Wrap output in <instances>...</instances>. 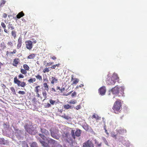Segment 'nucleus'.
Here are the masks:
<instances>
[{
	"label": "nucleus",
	"instance_id": "obj_52",
	"mask_svg": "<svg viewBox=\"0 0 147 147\" xmlns=\"http://www.w3.org/2000/svg\"><path fill=\"white\" fill-rule=\"evenodd\" d=\"M53 63V62H49V63H47L46 64V66H49L50 65H51Z\"/></svg>",
	"mask_w": 147,
	"mask_h": 147
},
{
	"label": "nucleus",
	"instance_id": "obj_40",
	"mask_svg": "<svg viewBox=\"0 0 147 147\" xmlns=\"http://www.w3.org/2000/svg\"><path fill=\"white\" fill-rule=\"evenodd\" d=\"M92 118H95L96 119H99V117L97 115L94 114L92 117Z\"/></svg>",
	"mask_w": 147,
	"mask_h": 147
},
{
	"label": "nucleus",
	"instance_id": "obj_34",
	"mask_svg": "<svg viewBox=\"0 0 147 147\" xmlns=\"http://www.w3.org/2000/svg\"><path fill=\"white\" fill-rule=\"evenodd\" d=\"M79 81V79L78 78L74 79V80L72 84H77Z\"/></svg>",
	"mask_w": 147,
	"mask_h": 147
},
{
	"label": "nucleus",
	"instance_id": "obj_7",
	"mask_svg": "<svg viewBox=\"0 0 147 147\" xmlns=\"http://www.w3.org/2000/svg\"><path fill=\"white\" fill-rule=\"evenodd\" d=\"M82 147H94L92 141L88 140L83 144Z\"/></svg>",
	"mask_w": 147,
	"mask_h": 147
},
{
	"label": "nucleus",
	"instance_id": "obj_43",
	"mask_svg": "<svg viewBox=\"0 0 147 147\" xmlns=\"http://www.w3.org/2000/svg\"><path fill=\"white\" fill-rule=\"evenodd\" d=\"M5 1L4 0H2L0 4V7H2L3 5L5 4Z\"/></svg>",
	"mask_w": 147,
	"mask_h": 147
},
{
	"label": "nucleus",
	"instance_id": "obj_30",
	"mask_svg": "<svg viewBox=\"0 0 147 147\" xmlns=\"http://www.w3.org/2000/svg\"><path fill=\"white\" fill-rule=\"evenodd\" d=\"M63 107L65 109H71V106L69 104L65 105H63Z\"/></svg>",
	"mask_w": 147,
	"mask_h": 147
},
{
	"label": "nucleus",
	"instance_id": "obj_39",
	"mask_svg": "<svg viewBox=\"0 0 147 147\" xmlns=\"http://www.w3.org/2000/svg\"><path fill=\"white\" fill-rule=\"evenodd\" d=\"M10 89H11V91H12V93L14 95L16 94V92L14 88L13 87H11L10 88Z\"/></svg>",
	"mask_w": 147,
	"mask_h": 147
},
{
	"label": "nucleus",
	"instance_id": "obj_44",
	"mask_svg": "<svg viewBox=\"0 0 147 147\" xmlns=\"http://www.w3.org/2000/svg\"><path fill=\"white\" fill-rule=\"evenodd\" d=\"M23 147H29L28 146V144L26 142H24L22 144Z\"/></svg>",
	"mask_w": 147,
	"mask_h": 147
},
{
	"label": "nucleus",
	"instance_id": "obj_27",
	"mask_svg": "<svg viewBox=\"0 0 147 147\" xmlns=\"http://www.w3.org/2000/svg\"><path fill=\"white\" fill-rule=\"evenodd\" d=\"M35 77L36 79L40 81H42V77L39 74H37V75L35 76Z\"/></svg>",
	"mask_w": 147,
	"mask_h": 147
},
{
	"label": "nucleus",
	"instance_id": "obj_32",
	"mask_svg": "<svg viewBox=\"0 0 147 147\" xmlns=\"http://www.w3.org/2000/svg\"><path fill=\"white\" fill-rule=\"evenodd\" d=\"M11 34L12 36L14 38H15L16 36V32L14 30H12L11 32Z\"/></svg>",
	"mask_w": 147,
	"mask_h": 147
},
{
	"label": "nucleus",
	"instance_id": "obj_8",
	"mask_svg": "<svg viewBox=\"0 0 147 147\" xmlns=\"http://www.w3.org/2000/svg\"><path fill=\"white\" fill-rule=\"evenodd\" d=\"M26 47L28 50H31L33 47L32 42L30 40H28L25 42Z\"/></svg>",
	"mask_w": 147,
	"mask_h": 147
},
{
	"label": "nucleus",
	"instance_id": "obj_61",
	"mask_svg": "<svg viewBox=\"0 0 147 147\" xmlns=\"http://www.w3.org/2000/svg\"><path fill=\"white\" fill-rule=\"evenodd\" d=\"M73 80H74V76L73 75H72L71 76V80L72 81Z\"/></svg>",
	"mask_w": 147,
	"mask_h": 147
},
{
	"label": "nucleus",
	"instance_id": "obj_9",
	"mask_svg": "<svg viewBox=\"0 0 147 147\" xmlns=\"http://www.w3.org/2000/svg\"><path fill=\"white\" fill-rule=\"evenodd\" d=\"M119 88L116 86L111 89V91L113 94H118L119 92Z\"/></svg>",
	"mask_w": 147,
	"mask_h": 147
},
{
	"label": "nucleus",
	"instance_id": "obj_13",
	"mask_svg": "<svg viewBox=\"0 0 147 147\" xmlns=\"http://www.w3.org/2000/svg\"><path fill=\"white\" fill-rule=\"evenodd\" d=\"M58 82V80L57 78L55 76H52L51 80V83L53 85L55 83H57Z\"/></svg>",
	"mask_w": 147,
	"mask_h": 147
},
{
	"label": "nucleus",
	"instance_id": "obj_47",
	"mask_svg": "<svg viewBox=\"0 0 147 147\" xmlns=\"http://www.w3.org/2000/svg\"><path fill=\"white\" fill-rule=\"evenodd\" d=\"M18 93L19 94H22V95H24L25 94V92L24 91H20L18 92Z\"/></svg>",
	"mask_w": 147,
	"mask_h": 147
},
{
	"label": "nucleus",
	"instance_id": "obj_53",
	"mask_svg": "<svg viewBox=\"0 0 147 147\" xmlns=\"http://www.w3.org/2000/svg\"><path fill=\"white\" fill-rule=\"evenodd\" d=\"M84 86V84H81L79 86H77L76 88H78L79 87H81Z\"/></svg>",
	"mask_w": 147,
	"mask_h": 147
},
{
	"label": "nucleus",
	"instance_id": "obj_17",
	"mask_svg": "<svg viewBox=\"0 0 147 147\" xmlns=\"http://www.w3.org/2000/svg\"><path fill=\"white\" fill-rule=\"evenodd\" d=\"M20 61V59L18 58H15L13 59V65L15 67H17Z\"/></svg>",
	"mask_w": 147,
	"mask_h": 147
},
{
	"label": "nucleus",
	"instance_id": "obj_21",
	"mask_svg": "<svg viewBox=\"0 0 147 147\" xmlns=\"http://www.w3.org/2000/svg\"><path fill=\"white\" fill-rule=\"evenodd\" d=\"M61 117L67 120H69L71 119V117L70 115H66L64 113Z\"/></svg>",
	"mask_w": 147,
	"mask_h": 147
},
{
	"label": "nucleus",
	"instance_id": "obj_45",
	"mask_svg": "<svg viewBox=\"0 0 147 147\" xmlns=\"http://www.w3.org/2000/svg\"><path fill=\"white\" fill-rule=\"evenodd\" d=\"M65 136L66 138L69 139L70 137V134L69 132H66L65 134Z\"/></svg>",
	"mask_w": 147,
	"mask_h": 147
},
{
	"label": "nucleus",
	"instance_id": "obj_14",
	"mask_svg": "<svg viewBox=\"0 0 147 147\" xmlns=\"http://www.w3.org/2000/svg\"><path fill=\"white\" fill-rule=\"evenodd\" d=\"M111 78L114 81H116L119 82V78L118 76V75L117 74H113L112 77H111Z\"/></svg>",
	"mask_w": 147,
	"mask_h": 147
},
{
	"label": "nucleus",
	"instance_id": "obj_19",
	"mask_svg": "<svg viewBox=\"0 0 147 147\" xmlns=\"http://www.w3.org/2000/svg\"><path fill=\"white\" fill-rule=\"evenodd\" d=\"M1 25L2 26V27L4 29V31L5 33H8L9 32V31L8 30L6 29V25L3 22H1Z\"/></svg>",
	"mask_w": 147,
	"mask_h": 147
},
{
	"label": "nucleus",
	"instance_id": "obj_6",
	"mask_svg": "<svg viewBox=\"0 0 147 147\" xmlns=\"http://www.w3.org/2000/svg\"><path fill=\"white\" fill-rule=\"evenodd\" d=\"M43 80L44 82L43 85V87L44 88V89L47 91H48L49 88V86L48 85L47 83L49 82V80L47 78V77H43Z\"/></svg>",
	"mask_w": 147,
	"mask_h": 147
},
{
	"label": "nucleus",
	"instance_id": "obj_4",
	"mask_svg": "<svg viewBox=\"0 0 147 147\" xmlns=\"http://www.w3.org/2000/svg\"><path fill=\"white\" fill-rule=\"evenodd\" d=\"M75 130L72 129L71 132L72 137L74 139H76V136L77 137L80 136L81 134V130L79 129H77L75 132Z\"/></svg>",
	"mask_w": 147,
	"mask_h": 147
},
{
	"label": "nucleus",
	"instance_id": "obj_3",
	"mask_svg": "<svg viewBox=\"0 0 147 147\" xmlns=\"http://www.w3.org/2000/svg\"><path fill=\"white\" fill-rule=\"evenodd\" d=\"M40 131L42 134H39V135L44 140H45V139L46 138L45 135L47 136L50 135V134L49 131L43 127L40 128Z\"/></svg>",
	"mask_w": 147,
	"mask_h": 147
},
{
	"label": "nucleus",
	"instance_id": "obj_16",
	"mask_svg": "<svg viewBox=\"0 0 147 147\" xmlns=\"http://www.w3.org/2000/svg\"><path fill=\"white\" fill-rule=\"evenodd\" d=\"M45 140L47 141L49 144L54 145L55 144V141L51 138H46L45 139Z\"/></svg>",
	"mask_w": 147,
	"mask_h": 147
},
{
	"label": "nucleus",
	"instance_id": "obj_23",
	"mask_svg": "<svg viewBox=\"0 0 147 147\" xmlns=\"http://www.w3.org/2000/svg\"><path fill=\"white\" fill-rule=\"evenodd\" d=\"M24 16V13L23 11H22L19 13L16 16V18L18 19H20Z\"/></svg>",
	"mask_w": 147,
	"mask_h": 147
},
{
	"label": "nucleus",
	"instance_id": "obj_42",
	"mask_svg": "<svg viewBox=\"0 0 147 147\" xmlns=\"http://www.w3.org/2000/svg\"><path fill=\"white\" fill-rule=\"evenodd\" d=\"M49 102L51 104L53 105L55 103V101L53 100L52 99L50 100Z\"/></svg>",
	"mask_w": 147,
	"mask_h": 147
},
{
	"label": "nucleus",
	"instance_id": "obj_31",
	"mask_svg": "<svg viewBox=\"0 0 147 147\" xmlns=\"http://www.w3.org/2000/svg\"><path fill=\"white\" fill-rule=\"evenodd\" d=\"M20 72L22 74L26 75L27 73V71L24 69H20Z\"/></svg>",
	"mask_w": 147,
	"mask_h": 147
},
{
	"label": "nucleus",
	"instance_id": "obj_22",
	"mask_svg": "<svg viewBox=\"0 0 147 147\" xmlns=\"http://www.w3.org/2000/svg\"><path fill=\"white\" fill-rule=\"evenodd\" d=\"M17 52V51L16 49H13V51L9 52L8 51H7L6 52V55L7 56L9 55H13L14 54L16 53Z\"/></svg>",
	"mask_w": 147,
	"mask_h": 147
},
{
	"label": "nucleus",
	"instance_id": "obj_15",
	"mask_svg": "<svg viewBox=\"0 0 147 147\" xmlns=\"http://www.w3.org/2000/svg\"><path fill=\"white\" fill-rule=\"evenodd\" d=\"M22 45V38L20 37L18 39V44L17 46V48L19 49L21 47Z\"/></svg>",
	"mask_w": 147,
	"mask_h": 147
},
{
	"label": "nucleus",
	"instance_id": "obj_1",
	"mask_svg": "<svg viewBox=\"0 0 147 147\" xmlns=\"http://www.w3.org/2000/svg\"><path fill=\"white\" fill-rule=\"evenodd\" d=\"M121 108V101L120 100L117 99L114 102L112 108L114 111V112L116 114H118L120 113Z\"/></svg>",
	"mask_w": 147,
	"mask_h": 147
},
{
	"label": "nucleus",
	"instance_id": "obj_54",
	"mask_svg": "<svg viewBox=\"0 0 147 147\" xmlns=\"http://www.w3.org/2000/svg\"><path fill=\"white\" fill-rule=\"evenodd\" d=\"M111 136L113 138H116V137L117 136L116 135L114 134L113 133H112L111 134Z\"/></svg>",
	"mask_w": 147,
	"mask_h": 147
},
{
	"label": "nucleus",
	"instance_id": "obj_46",
	"mask_svg": "<svg viewBox=\"0 0 147 147\" xmlns=\"http://www.w3.org/2000/svg\"><path fill=\"white\" fill-rule=\"evenodd\" d=\"M19 78H24V76L22 74H20L18 76Z\"/></svg>",
	"mask_w": 147,
	"mask_h": 147
},
{
	"label": "nucleus",
	"instance_id": "obj_48",
	"mask_svg": "<svg viewBox=\"0 0 147 147\" xmlns=\"http://www.w3.org/2000/svg\"><path fill=\"white\" fill-rule=\"evenodd\" d=\"M51 107V105L49 103H47V104L45 105V108H49Z\"/></svg>",
	"mask_w": 147,
	"mask_h": 147
},
{
	"label": "nucleus",
	"instance_id": "obj_33",
	"mask_svg": "<svg viewBox=\"0 0 147 147\" xmlns=\"http://www.w3.org/2000/svg\"><path fill=\"white\" fill-rule=\"evenodd\" d=\"M7 27L9 29H11V30H13L14 29V26L11 24H9L7 26Z\"/></svg>",
	"mask_w": 147,
	"mask_h": 147
},
{
	"label": "nucleus",
	"instance_id": "obj_63",
	"mask_svg": "<svg viewBox=\"0 0 147 147\" xmlns=\"http://www.w3.org/2000/svg\"><path fill=\"white\" fill-rule=\"evenodd\" d=\"M72 92V91H71V92H68L67 94L66 95V96H67V95H69V94H70Z\"/></svg>",
	"mask_w": 147,
	"mask_h": 147
},
{
	"label": "nucleus",
	"instance_id": "obj_57",
	"mask_svg": "<svg viewBox=\"0 0 147 147\" xmlns=\"http://www.w3.org/2000/svg\"><path fill=\"white\" fill-rule=\"evenodd\" d=\"M3 16L4 18H6L7 17V14L6 13H3Z\"/></svg>",
	"mask_w": 147,
	"mask_h": 147
},
{
	"label": "nucleus",
	"instance_id": "obj_37",
	"mask_svg": "<svg viewBox=\"0 0 147 147\" xmlns=\"http://www.w3.org/2000/svg\"><path fill=\"white\" fill-rule=\"evenodd\" d=\"M42 94L44 98V100H45L47 98V93L45 91H43L42 92Z\"/></svg>",
	"mask_w": 147,
	"mask_h": 147
},
{
	"label": "nucleus",
	"instance_id": "obj_18",
	"mask_svg": "<svg viewBox=\"0 0 147 147\" xmlns=\"http://www.w3.org/2000/svg\"><path fill=\"white\" fill-rule=\"evenodd\" d=\"M40 86L39 85L35 87L34 92L37 94V96L38 97H39L40 95L39 94V88H40Z\"/></svg>",
	"mask_w": 147,
	"mask_h": 147
},
{
	"label": "nucleus",
	"instance_id": "obj_38",
	"mask_svg": "<svg viewBox=\"0 0 147 147\" xmlns=\"http://www.w3.org/2000/svg\"><path fill=\"white\" fill-rule=\"evenodd\" d=\"M77 103V101L76 100H73L69 101V103L70 104H75Z\"/></svg>",
	"mask_w": 147,
	"mask_h": 147
},
{
	"label": "nucleus",
	"instance_id": "obj_25",
	"mask_svg": "<svg viewBox=\"0 0 147 147\" xmlns=\"http://www.w3.org/2000/svg\"><path fill=\"white\" fill-rule=\"evenodd\" d=\"M7 45L8 47L12 48L13 46V42L11 41H9L7 42Z\"/></svg>",
	"mask_w": 147,
	"mask_h": 147
},
{
	"label": "nucleus",
	"instance_id": "obj_10",
	"mask_svg": "<svg viewBox=\"0 0 147 147\" xmlns=\"http://www.w3.org/2000/svg\"><path fill=\"white\" fill-rule=\"evenodd\" d=\"M106 92L105 87L102 86L98 89V92L101 95H103L105 94Z\"/></svg>",
	"mask_w": 147,
	"mask_h": 147
},
{
	"label": "nucleus",
	"instance_id": "obj_41",
	"mask_svg": "<svg viewBox=\"0 0 147 147\" xmlns=\"http://www.w3.org/2000/svg\"><path fill=\"white\" fill-rule=\"evenodd\" d=\"M81 108V106L80 105H78L76 106L75 107L74 109H76V110H78L79 109H80Z\"/></svg>",
	"mask_w": 147,
	"mask_h": 147
},
{
	"label": "nucleus",
	"instance_id": "obj_35",
	"mask_svg": "<svg viewBox=\"0 0 147 147\" xmlns=\"http://www.w3.org/2000/svg\"><path fill=\"white\" fill-rule=\"evenodd\" d=\"M49 67H46L43 69V72L44 73H46L49 72L50 71V70L49 69Z\"/></svg>",
	"mask_w": 147,
	"mask_h": 147
},
{
	"label": "nucleus",
	"instance_id": "obj_50",
	"mask_svg": "<svg viewBox=\"0 0 147 147\" xmlns=\"http://www.w3.org/2000/svg\"><path fill=\"white\" fill-rule=\"evenodd\" d=\"M51 59H53V60H55L57 59V58L55 57V56H54L53 55L51 56Z\"/></svg>",
	"mask_w": 147,
	"mask_h": 147
},
{
	"label": "nucleus",
	"instance_id": "obj_56",
	"mask_svg": "<svg viewBox=\"0 0 147 147\" xmlns=\"http://www.w3.org/2000/svg\"><path fill=\"white\" fill-rule=\"evenodd\" d=\"M65 90V89L64 88H61L60 91L61 92H63Z\"/></svg>",
	"mask_w": 147,
	"mask_h": 147
},
{
	"label": "nucleus",
	"instance_id": "obj_55",
	"mask_svg": "<svg viewBox=\"0 0 147 147\" xmlns=\"http://www.w3.org/2000/svg\"><path fill=\"white\" fill-rule=\"evenodd\" d=\"M56 66L55 65H54L52 66L51 68L52 69H55L56 67Z\"/></svg>",
	"mask_w": 147,
	"mask_h": 147
},
{
	"label": "nucleus",
	"instance_id": "obj_51",
	"mask_svg": "<svg viewBox=\"0 0 147 147\" xmlns=\"http://www.w3.org/2000/svg\"><path fill=\"white\" fill-rule=\"evenodd\" d=\"M32 102L34 103H36V99L34 97L32 99Z\"/></svg>",
	"mask_w": 147,
	"mask_h": 147
},
{
	"label": "nucleus",
	"instance_id": "obj_29",
	"mask_svg": "<svg viewBox=\"0 0 147 147\" xmlns=\"http://www.w3.org/2000/svg\"><path fill=\"white\" fill-rule=\"evenodd\" d=\"M36 56V54L32 53L30 55L27 57L28 59H34Z\"/></svg>",
	"mask_w": 147,
	"mask_h": 147
},
{
	"label": "nucleus",
	"instance_id": "obj_36",
	"mask_svg": "<svg viewBox=\"0 0 147 147\" xmlns=\"http://www.w3.org/2000/svg\"><path fill=\"white\" fill-rule=\"evenodd\" d=\"M31 147H38L37 143L35 142H33L30 145Z\"/></svg>",
	"mask_w": 147,
	"mask_h": 147
},
{
	"label": "nucleus",
	"instance_id": "obj_49",
	"mask_svg": "<svg viewBox=\"0 0 147 147\" xmlns=\"http://www.w3.org/2000/svg\"><path fill=\"white\" fill-rule=\"evenodd\" d=\"M76 93L75 92H74L71 94V96L72 97L75 96L76 95Z\"/></svg>",
	"mask_w": 147,
	"mask_h": 147
},
{
	"label": "nucleus",
	"instance_id": "obj_11",
	"mask_svg": "<svg viewBox=\"0 0 147 147\" xmlns=\"http://www.w3.org/2000/svg\"><path fill=\"white\" fill-rule=\"evenodd\" d=\"M50 131L51 132V135L52 137L56 139H59V138L57 135L54 132V128H51L50 129Z\"/></svg>",
	"mask_w": 147,
	"mask_h": 147
},
{
	"label": "nucleus",
	"instance_id": "obj_2",
	"mask_svg": "<svg viewBox=\"0 0 147 147\" xmlns=\"http://www.w3.org/2000/svg\"><path fill=\"white\" fill-rule=\"evenodd\" d=\"M24 128L26 131L30 134L34 135L36 133V127H33L32 125L26 123L24 126Z\"/></svg>",
	"mask_w": 147,
	"mask_h": 147
},
{
	"label": "nucleus",
	"instance_id": "obj_59",
	"mask_svg": "<svg viewBox=\"0 0 147 147\" xmlns=\"http://www.w3.org/2000/svg\"><path fill=\"white\" fill-rule=\"evenodd\" d=\"M105 144L108 145V143L107 142V141L105 139Z\"/></svg>",
	"mask_w": 147,
	"mask_h": 147
},
{
	"label": "nucleus",
	"instance_id": "obj_58",
	"mask_svg": "<svg viewBox=\"0 0 147 147\" xmlns=\"http://www.w3.org/2000/svg\"><path fill=\"white\" fill-rule=\"evenodd\" d=\"M120 88H121V89L122 90V91H124V87L123 86H122Z\"/></svg>",
	"mask_w": 147,
	"mask_h": 147
},
{
	"label": "nucleus",
	"instance_id": "obj_60",
	"mask_svg": "<svg viewBox=\"0 0 147 147\" xmlns=\"http://www.w3.org/2000/svg\"><path fill=\"white\" fill-rule=\"evenodd\" d=\"M51 90L54 92H56V90H55V89L53 88H51Z\"/></svg>",
	"mask_w": 147,
	"mask_h": 147
},
{
	"label": "nucleus",
	"instance_id": "obj_12",
	"mask_svg": "<svg viewBox=\"0 0 147 147\" xmlns=\"http://www.w3.org/2000/svg\"><path fill=\"white\" fill-rule=\"evenodd\" d=\"M107 83L109 85H114L116 82V81L113 80L111 77H109L106 80Z\"/></svg>",
	"mask_w": 147,
	"mask_h": 147
},
{
	"label": "nucleus",
	"instance_id": "obj_20",
	"mask_svg": "<svg viewBox=\"0 0 147 147\" xmlns=\"http://www.w3.org/2000/svg\"><path fill=\"white\" fill-rule=\"evenodd\" d=\"M39 141L43 147H50L48 143H47L44 141H43L41 140H40Z\"/></svg>",
	"mask_w": 147,
	"mask_h": 147
},
{
	"label": "nucleus",
	"instance_id": "obj_26",
	"mask_svg": "<svg viewBox=\"0 0 147 147\" xmlns=\"http://www.w3.org/2000/svg\"><path fill=\"white\" fill-rule=\"evenodd\" d=\"M118 132L119 134H122L123 133H126V129L121 128L118 130Z\"/></svg>",
	"mask_w": 147,
	"mask_h": 147
},
{
	"label": "nucleus",
	"instance_id": "obj_64",
	"mask_svg": "<svg viewBox=\"0 0 147 147\" xmlns=\"http://www.w3.org/2000/svg\"><path fill=\"white\" fill-rule=\"evenodd\" d=\"M56 89H57V90H60V89H61V88L59 87H58Z\"/></svg>",
	"mask_w": 147,
	"mask_h": 147
},
{
	"label": "nucleus",
	"instance_id": "obj_24",
	"mask_svg": "<svg viewBox=\"0 0 147 147\" xmlns=\"http://www.w3.org/2000/svg\"><path fill=\"white\" fill-rule=\"evenodd\" d=\"M36 80L35 78H31L28 80V82L29 84H33L36 81Z\"/></svg>",
	"mask_w": 147,
	"mask_h": 147
},
{
	"label": "nucleus",
	"instance_id": "obj_62",
	"mask_svg": "<svg viewBox=\"0 0 147 147\" xmlns=\"http://www.w3.org/2000/svg\"><path fill=\"white\" fill-rule=\"evenodd\" d=\"M60 65V64L59 63L57 64H55V65H56V66H57V67H59Z\"/></svg>",
	"mask_w": 147,
	"mask_h": 147
},
{
	"label": "nucleus",
	"instance_id": "obj_5",
	"mask_svg": "<svg viewBox=\"0 0 147 147\" xmlns=\"http://www.w3.org/2000/svg\"><path fill=\"white\" fill-rule=\"evenodd\" d=\"M14 82L15 84H17L18 86H21L24 87L26 85V83L25 82H21L19 80L17 77L16 76L14 78Z\"/></svg>",
	"mask_w": 147,
	"mask_h": 147
},
{
	"label": "nucleus",
	"instance_id": "obj_28",
	"mask_svg": "<svg viewBox=\"0 0 147 147\" xmlns=\"http://www.w3.org/2000/svg\"><path fill=\"white\" fill-rule=\"evenodd\" d=\"M23 67L24 69L26 70L27 71H29L30 70V67L26 64H24L23 65Z\"/></svg>",
	"mask_w": 147,
	"mask_h": 147
}]
</instances>
